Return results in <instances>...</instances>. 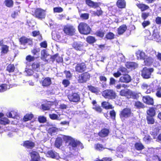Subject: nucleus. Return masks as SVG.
Returning a JSON list of instances; mask_svg holds the SVG:
<instances>
[{"mask_svg":"<svg viewBox=\"0 0 161 161\" xmlns=\"http://www.w3.org/2000/svg\"><path fill=\"white\" fill-rule=\"evenodd\" d=\"M64 139L66 142H69L68 146L70 151H76L84 148L82 143L71 136H64Z\"/></svg>","mask_w":161,"mask_h":161,"instance_id":"obj_1","label":"nucleus"},{"mask_svg":"<svg viewBox=\"0 0 161 161\" xmlns=\"http://www.w3.org/2000/svg\"><path fill=\"white\" fill-rule=\"evenodd\" d=\"M78 29L81 34L87 35L90 33L91 28L89 25L85 23H80L79 25Z\"/></svg>","mask_w":161,"mask_h":161,"instance_id":"obj_2","label":"nucleus"},{"mask_svg":"<svg viewBox=\"0 0 161 161\" xmlns=\"http://www.w3.org/2000/svg\"><path fill=\"white\" fill-rule=\"evenodd\" d=\"M102 95L105 98L110 99H114L116 97L115 92L113 90H106L103 91Z\"/></svg>","mask_w":161,"mask_h":161,"instance_id":"obj_3","label":"nucleus"},{"mask_svg":"<svg viewBox=\"0 0 161 161\" xmlns=\"http://www.w3.org/2000/svg\"><path fill=\"white\" fill-rule=\"evenodd\" d=\"M153 68H147L144 67L142 71L141 75L144 79H148L151 77V73L153 72Z\"/></svg>","mask_w":161,"mask_h":161,"instance_id":"obj_4","label":"nucleus"},{"mask_svg":"<svg viewBox=\"0 0 161 161\" xmlns=\"http://www.w3.org/2000/svg\"><path fill=\"white\" fill-rule=\"evenodd\" d=\"M90 78V75L87 72H85L79 75L78 81L80 83H86Z\"/></svg>","mask_w":161,"mask_h":161,"instance_id":"obj_5","label":"nucleus"},{"mask_svg":"<svg viewBox=\"0 0 161 161\" xmlns=\"http://www.w3.org/2000/svg\"><path fill=\"white\" fill-rule=\"evenodd\" d=\"M119 94L120 96L126 97L128 98L133 97L135 95V93L127 89L121 90L119 92Z\"/></svg>","mask_w":161,"mask_h":161,"instance_id":"obj_6","label":"nucleus"},{"mask_svg":"<svg viewBox=\"0 0 161 161\" xmlns=\"http://www.w3.org/2000/svg\"><path fill=\"white\" fill-rule=\"evenodd\" d=\"M75 29L74 27L70 25H67L64 28V31L66 34L72 36L73 35L75 31Z\"/></svg>","mask_w":161,"mask_h":161,"instance_id":"obj_7","label":"nucleus"},{"mask_svg":"<svg viewBox=\"0 0 161 161\" xmlns=\"http://www.w3.org/2000/svg\"><path fill=\"white\" fill-rule=\"evenodd\" d=\"M32 12L33 15L37 18L42 19L45 17V11L43 9L37 8L35 10L34 13H33V12Z\"/></svg>","mask_w":161,"mask_h":161,"instance_id":"obj_8","label":"nucleus"},{"mask_svg":"<svg viewBox=\"0 0 161 161\" xmlns=\"http://www.w3.org/2000/svg\"><path fill=\"white\" fill-rule=\"evenodd\" d=\"M31 159L29 161H41V157L38 152L33 151L30 153Z\"/></svg>","mask_w":161,"mask_h":161,"instance_id":"obj_9","label":"nucleus"},{"mask_svg":"<svg viewBox=\"0 0 161 161\" xmlns=\"http://www.w3.org/2000/svg\"><path fill=\"white\" fill-rule=\"evenodd\" d=\"M68 98L70 101L73 102H77L80 100L79 95L76 93L69 94L68 96Z\"/></svg>","mask_w":161,"mask_h":161,"instance_id":"obj_10","label":"nucleus"},{"mask_svg":"<svg viewBox=\"0 0 161 161\" xmlns=\"http://www.w3.org/2000/svg\"><path fill=\"white\" fill-rule=\"evenodd\" d=\"M159 105H154V107H150L147 111V116H154L156 115V110L160 107Z\"/></svg>","mask_w":161,"mask_h":161,"instance_id":"obj_11","label":"nucleus"},{"mask_svg":"<svg viewBox=\"0 0 161 161\" xmlns=\"http://www.w3.org/2000/svg\"><path fill=\"white\" fill-rule=\"evenodd\" d=\"M86 68L85 64L82 63L77 64L75 66V69L76 71L79 73H82L86 70Z\"/></svg>","mask_w":161,"mask_h":161,"instance_id":"obj_12","label":"nucleus"},{"mask_svg":"<svg viewBox=\"0 0 161 161\" xmlns=\"http://www.w3.org/2000/svg\"><path fill=\"white\" fill-rule=\"evenodd\" d=\"M22 145L27 148L31 149L35 147V144L31 140H27L23 142Z\"/></svg>","mask_w":161,"mask_h":161,"instance_id":"obj_13","label":"nucleus"},{"mask_svg":"<svg viewBox=\"0 0 161 161\" xmlns=\"http://www.w3.org/2000/svg\"><path fill=\"white\" fill-rule=\"evenodd\" d=\"M131 114V111L130 109L126 108L124 109L121 112L120 116L121 117H128Z\"/></svg>","mask_w":161,"mask_h":161,"instance_id":"obj_14","label":"nucleus"},{"mask_svg":"<svg viewBox=\"0 0 161 161\" xmlns=\"http://www.w3.org/2000/svg\"><path fill=\"white\" fill-rule=\"evenodd\" d=\"M73 47L76 50L81 51L83 50V43L80 42H74L72 45Z\"/></svg>","mask_w":161,"mask_h":161,"instance_id":"obj_15","label":"nucleus"},{"mask_svg":"<svg viewBox=\"0 0 161 161\" xmlns=\"http://www.w3.org/2000/svg\"><path fill=\"white\" fill-rule=\"evenodd\" d=\"M142 100L143 102L146 104L151 105H153V99L148 96L143 97Z\"/></svg>","mask_w":161,"mask_h":161,"instance_id":"obj_16","label":"nucleus"},{"mask_svg":"<svg viewBox=\"0 0 161 161\" xmlns=\"http://www.w3.org/2000/svg\"><path fill=\"white\" fill-rule=\"evenodd\" d=\"M131 78L128 75H126L121 76L119 79V81L121 82L128 83L131 81Z\"/></svg>","mask_w":161,"mask_h":161,"instance_id":"obj_17","label":"nucleus"},{"mask_svg":"<svg viewBox=\"0 0 161 161\" xmlns=\"http://www.w3.org/2000/svg\"><path fill=\"white\" fill-rule=\"evenodd\" d=\"M14 86L15 85H8L5 84H2L0 86V92H4L7 89H10L11 87H12L13 86Z\"/></svg>","mask_w":161,"mask_h":161,"instance_id":"obj_18","label":"nucleus"},{"mask_svg":"<svg viewBox=\"0 0 161 161\" xmlns=\"http://www.w3.org/2000/svg\"><path fill=\"white\" fill-rule=\"evenodd\" d=\"M19 42H20L21 44L25 45L26 43H28L29 45L32 44V41L29 39L26 38L25 37H22L19 39Z\"/></svg>","mask_w":161,"mask_h":161,"instance_id":"obj_19","label":"nucleus"},{"mask_svg":"<svg viewBox=\"0 0 161 161\" xmlns=\"http://www.w3.org/2000/svg\"><path fill=\"white\" fill-rule=\"evenodd\" d=\"M126 67L129 69H134L137 67V64L133 62H127L125 64Z\"/></svg>","mask_w":161,"mask_h":161,"instance_id":"obj_20","label":"nucleus"},{"mask_svg":"<svg viewBox=\"0 0 161 161\" xmlns=\"http://www.w3.org/2000/svg\"><path fill=\"white\" fill-rule=\"evenodd\" d=\"M7 116L9 118L16 119H17L19 118L17 112L16 111H11L7 114Z\"/></svg>","mask_w":161,"mask_h":161,"instance_id":"obj_21","label":"nucleus"},{"mask_svg":"<svg viewBox=\"0 0 161 161\" xmlns=\"http://www.w3.org/2000/svg\"><path fill=\"white\" fill-rule=\"evenodd\" d=\"M42 86H48L51 84V80L50 78L49 77H46L45 78L42 82Z\"/></svg>","mask_w":161,"mask_h":161,"instance_id":"obj_22","label":"nucleus"},{"mask_svg":"<svg viewBox=\"0 0 161 161\" xmlns=\"http://www.w3.org/2000/svg\"><path fill=\"white\" fill-rule=\"evenodd\" d=\"M91 14L94 16H99L102 15L103 11L102 10L101 8H99L97 9L96 11H90Z\"/></svg>","mask_w":161,"mask_h":161,"instance_id":"obj_23","label":"nucleus"},{"mask_svg":"<svg viewBox=\"0 0 161 161\" xmlns=\"http://www.w3.org/2000/svg\"><path fill=\"white\" fill-rule=\"evenodd\" d=\"M153 58L151 57H148L147 56L144 60V63L146 65H149L153 63Z\"/></svg>","mask_w":161,"mask_h":161,"instance_id":"obj_24","label":"nucleus"},{"mask_svg":"<svg viewBox=\"0 0 161 161\" xmlns=\"http://www.w3.org/2000/svg\"><path fill=\"white\" fill-rule=\"evenodd\" d=\"M63 143V140L61 137L57 138L55 142V145L57 148H59L62 146Z\"/></svg>","mask_w":161,"mask_h":161,"instance_id":"obj_25","label":"nucleus"},{"mask_svg":"<svg viewBox=\"0 0 161 161\" xmlns=\"http://www.w3.org/2000/svg\"><path fill=\"white\" fill-rule=\"evenodd\" d=\"M137 57L140 59H143L144 60L147 56L146 55L144 52L142 51H139L138 52L137 54Z\"/></svg>","mask_w":161,"mask_h":161,"instance_id":"obj_26","label":"nucleus"},{"mask_svg":"<svg viewBox=\"0 0 161 161\" xmlns=\"http://www.w3.org/2000/svg\"><path fill=\"white\" fill-rule=\"evenodd\" d=\"M52 37L56 41H58L59 42H64L65 41L61 39V36L59 33H57L55 35L52 34Z\"/></svg>","mask_w":161,"mask_h":161,"instance_id":"obj_27","label":"nucleus"},{"mask_svg":"<svg viewBox=\"0 0 161 161\" xmlns=\"http://www.w3.org/2000/svg\"><path fill=\"white\" fill-rule=\"evenodd\" d=\"M47 154L50 157L52 158H55L58 156L57 152L52 150L48 151Z\"/></svg>","mask_w":161,"mask_h":161,"instance_id":"obj_28","label":"nucleus"},{"mask_svg":"<svg viewBox=\"0 0 161 161\" xmlns=\"http://www.w3.org/2000/svg\"><path fill=\"white\" fill-rule=\"evenodd\" d=\"M136 6L142 11H145L148 9L149 7L147 5L142 3H137Z\"/></svg>","mask_w":161,"mask_h":161,"instance_id":"obj_29","label":"nucleus"},{"mask_svg":"<svg viewBox=\"0 0 161 161\" xmlns=\"http://www.w3.org/2000/svg\"><path fill=\"white\" fill-rule=\"evenodd\" d=\"M127 28L125 25H123L120 26L118 29V33L119 35L122 34L126 30Z\"/></svg>","mask_w":161,"mask_h":161,"instance_id":"obj_30","label":"nucleus"},{"mask_svg":"<svg viewBox=\"0 0 161 161\" xmlns=\"http://www.w3.org/2000/svg\"><path fill=\"white\" fill-rule=\"evenodd\" d=\"M117 5L119 8H123L125 6V2L124 0H119L117 2Z\"/></svg>","mask_w":161,"mask_h":161,"instance_id":"obj_31","label":"nucleus"},{"mask_svg":"<svg viewBox=\"0 0 161 161\" xmlns=\"http://www.w3.org/2000/svg\"><path fill=\"white\" fill-rule=\"evenodd\" d=\"M33 117V115L32 114H26L23 118V120L25 122L31 120Z\"/></svg>","mask_w":161,"mask_h":161,"instance_id":"obj_32","label":"nucleus"},{"mask_svg":"<svg viewBox=\"0 0 161 161\" xmlns=\"http://www.w3.org/2000/svg\"><path fill=\"white\" fill-rule=\"evenodd\" d=\"M102 105L103 107L105 109H112V106L110 103L106 102H104L102 103Z\"/></svg>","mask_w":161,"mask_h":161,"instance_id":"obj_33","label":"nucleus"},{"mask_svg":"<svg viewBox=\"0 0 161 161\" xmlns=\"http://www.w3.org/2000/svg\"><path fill=\"white\" fill-rule=\"evenodd\" d=\"M134 147L137 150H141L143 149L144 147L142 144L138 142H136L135 143Z\"/></svg>","mask_w":161,"mask_h":161,"instance_id":"obj_34","label":"nucleus"},{"mask_svg":"<svg viewBox=\"0 0 161 161\" xmlns=\"http://www.w3.org/2000/svg\"><path fill=\"white\" fill-rule=\"evenodd\" d=\"M153 117L154 116H147L146 119L148 124H153L154 123L155 120L153 118Z\"/></svg>","mask_w":161,"mask_h":161,"instance_id":"obj_35","label":"nucleus"},{"mask_svg":"<svg viewBox=\"0 0 161 161\" xmlns=\"http://www.w3.org/2000/svg\"><path fill=\"white\" fill-rule=\"evenodd\" d=\"M9 47L6 45L3 46L1 47V53L3 54H6L8 51Z\"/></svg>","mask_w":161,"mask_h":161,"instance_id":"obj_36","label":"nucleus"},{"mask_svg":"<svg viewBox=\"0 0 161 161\" xmlns=\"http://www.w3.org/2000/svg\"><path fill=\"white\" fill-rule=\"evenodd\" d=\"M40 64L38 63H34L32 65V67L33 69L38 71L39 69Z\"/></svg>","mask_w":161,"mask_h":161,"instance_id":"obj_37","label":"nucleus"},{"mask_svg":"<svg viewBox=\"0 0 161 161\" xmlns=\"http://www.w3.org/2000/svg\"><path fill=\"white\" fill-rule=\"evenodd\" d=\"M46 51L45 49H43L41 52V58L42 59H44L48 56Z\"/></svg>","mask_w":161,"mask_h":161,"instance_id":"obj_38","label":"nucleus"},{"mask_svg":"<svg viewBox=\"0 0 161 161\" xmlns=\"http://www.w3.org/2000/svg\"><path fill=\"white\" fill-rule=\"evenodd\" d=\"M10 121L6 118H2L0 119V124L5 125L8 124Z\"/></svg>","mask_w":161,"mask_h":161,"instance_id":"obj_39","label":"nucleus"},{"mask_svg":"<svg viewBox=\"0 0 161 161\" xmlns=\"http://www.w3.org/2000/svg\"><path fill=\"white\" fill-rule=\"evenodd\" d=\"M95 148L96 149L99 151H102L105 149L102 144L99 143H97L95 145Z\"/></svg>","mask_w":161,"mask_h":161,"instance_id":"obj_40","label":"nucleus"},{"mask_svg":"<svg viewBox=\"0 0 161 161\" xmlns=\"http://www.w3.org/2000/svg\"><path fill=\"white\" fill-rule=\"evenodd\" d=\"M118 60L120 62H123L125 61V56L122 53H119L118 54Z\"/></svg>","mask_w":161,"mask_h":161,"instance_id":"obj_41","label":"nucleus"},{"mask_svg":"<svg viewBox=\"0 0 161 161\" xmlns=\"http://www.w3.org/2000/svg\"><path fill=\"white\" fill-rule=\"evenodd\" d=\"M109 131H99V136L102 137H105L108 136Z\"/></svg>","mask_w":161,"mask_h":161,"instance_id":"obj_42","label":"nucleus"},{"mask_svg":"<svg viewBox=\"0 0 161 161\" xmlns=\"http://www.w3.org/2000/svg\"><path fill=\"white\" fill-rule=\"evenodd\" d=\"M86 41L90 43H92L95 41V39L94 37L90 36L86 38Z\"/></svg>","mask_w":161,"mask_h":161,"instance_id":"obj_43","label":"nucleus"},{"mask_svg":"<svg viewBox=\"0 0 161 161\" xmlns=\"http://www.w3.org/2000/svg\"><path fill=\"white\" fill-rule=\"evenodd\" d=\"M88 87L89 88V90L92 92L96 93L98 91V90L97 88H95L92 86H88Z\"/></svg>","mask_w":161,"mask_h":161,"instance_id":"obj_44","label":"nucleus"},{"mask_svg":"<svg viewBox=\"0 0 161 161\" xmlns=\"http://www.w3.org/2000/svg\"><path fill=\"white\" fill-rule=\"evenodd\" d=\"M15 69L14 66L13 64H9L7 67V70L9 72H13Z\"/></svg>","mask_w":161,"mask_h":161,"instance_id":"obj_45","label":"nucleus"},{"mask_svg":"<svg viewBox=\"0 0 161 161\" xmlns=\"http://www.w3.org/2000/svg\"><path fill=\"white\" fill-rule=\"evenodd\" d=\"M135 106L137 108H142L144 107V105L143 104L139 101H137L135 103Z\"/></svg>","mask_w":161,"mask_h":161,"instance_id":"obj_46","label":"nucleus"},{"mask_svg":"<svg viewBox=\"0 0 161 161\" xmlns=\"http://www.w3.org/2000/svg\"><path fill=\"white\" fill-rule=\"evenodd\" d=\"M92 108L98 113H100L102 111L101 107L98 105H93Z\"/></svg>","mask_w":161,"mask_h":161,"instance_id":"obj_47","label":"nucleus"},{"mask_svg":"<svg viewBox=\"0 0 161 161\" xmlns=\"http://www.w3.org/2000/svg\"><path fill=\"white\" fill-rule=\"evenodd\" d=\"M50 118L52 119H58L61 120V119H59L58 116V115L56 114H50L49 115Z\"/></svg>","mask_w":161,"mask_h":161,"instance_id":"obj_48","label":"nucleus"},{"mask_svg":"<svg viewBox=\"0 0 161 161\" xmlns=\"http://www.w3.org/2000/svg\"><path fill=\"white\" fill-rule=\"evenodd\" d=\"M5 5L8 7H12L13 4L12 0H6L5 1Z\"/></svg>","mask_w":161,"mask_h":161,"instance_id":"obj_49","label":"nucleus"},{"mask_svg":"<svg viewBox=\"0 0 161 161\" xmlns=\"http://www.w3.org/2000/svg\"><path fill=\"white\" fill-rule=\"evenodd\" d=\"M114 35L112 32H109L106 35V37L108 39H112L114 38Z\"/></svg>","mask_w":161,"mask_h":161,"instance_id":"obj_50","label":"nucleus"},{"mask_svg":"<svg viewBox=\"0 0 161 161\" xmlns=\"http://www.w3.org/2000/svg\"><path fill=\"white\" fill-rule=\"evenodd\" d=\"M118 70L120 72H121L123 75L127 73V69L123 67H120L119 69Z\"/></svg>","mask_w":161,"mask_h":161,"instance_id":"obj_51","label":"nucleus"},{"mask_svg":"<svg viewBox=\"0 0 161 161\" xmlns=\"http://www.w3.org/2000/svg\"><path fill=\"white\" fill-rule=\"evenodd\" d=\"M156 95L158 97H161V86L156 90Z\"/></svg>","mask_w":161,"mask_h":161,"instance_id":"obj_52","label":"nucleus"},{"mask_svg":"<svg viewBox=\"0 0 161 161\" xmlns=\"http://www.w3.org/2000/svg\"><path fill=\"white\" fill-rule=\"evenodd\" d=\"M38 120L40 123H44L46 121V119L43 116H39L38 118Z\"/></svg>","mask_w":161,"mask_h":161,"instance_id":"obj_53","label":"nucleus"},{"mask_svg":"<svg viewBox=\"0 0 161 161\" xmlns=\"http://www.w3.org/2000/svg\"><path fill=\"white\" fill-rule=\"evenodd\" d=\"M149 15V13L144 12L142 13L141 17L142 19L145 20L148 17Z\"/></svg>","mask_w":161,"mask_h":161,"instance_id":"obj_54","label":"nucleus"},{"mask_svg":"<svg viewBox=\"0 0 161 161\" xmlns=\"http://www.w3.org/2000/svg\"><path fill=\"white\" fill-rule=\"evenodd\" d=\"M26 59L29 62H31L34 61L35 59V58L34 57L29 55L26 57Z\"/></svg>","mask_w":161,"mask_h":161,"instance_id":"obj_55","label":"nucleus"},{"mask_svg":"<svg viewBox=\"0 0 161 161\" xmlns=\"http://www.w3.org/2000/svg\"><path fill=\"white\" fill-rule=\"evenodd\" d=\"M62 84L65 87H66L69 85L70 82L67 80H64L63 81Z\"/></svg>","mask_w":161,"mask_h":161,"instance_id":"obj_56","label":"nucleus"},{"mask_svg":"<svg viewBox=\"0 0 161 161\" xmlns=\"http://www.w3.org/2000/svg\"><path fill=\"white\" fill-rule=\"evenodd\" d=\"M53 11L54 12L60 13L62 12L63 9L61 7H56L53 8Z\"/></svg>","mask_w":161,"mask_h":161,"instance_id":"obj_57","label":"nucleus"},{"mask_svg":"<svg viewBox=\"0 0 161 161\" xmlns=\"http://www.w3.org/2000/svg\"><path fill=\"white\" fill-rule=\"evenodd\" d=\"M89 14L87 13L81 14L80 15V17L85 19H88L89 18Z\"/></svg>","mask_w":161,"mask_h":161,"instance_id":"obj_58","label":"nucleus"},{"mask_svg":"<svg viewBox=\"0 0 161 161\" xmlns=\"http://www.w3.org/2000/svg\"><path fill=\"white\" fill-rule=\"evenodd\" d=\"M150 24V23L149 21L145 20L142 23V25L143 28H145L146 27L149 25Z\"/></svg>","mask_w":161,"mask_h":161,"instance_id":"obj_59","label":"nucleus"},{"mask_svg":"<svg viewBox=\"0 0 161 161\" xmlns=\"http://www.w3.org/2000/svg\"><path fill=\"white\" fill-rule=\"evenodd\" d=\"M150 86L146 83H143L141 86V88L143 89H146L150 88Z\"/></svg>","mask_w":161,"mask_h":161,"instance_id":"obj_60","label":"nucleus"},{"mask_svg":"<svg viewBox=\"0 0 161 161\" xmlns=\"http://www.w3.org/2000/svg\"><path fill=\"white\" fill-rule=\"evenodd\" d=\"M143 140L145 142L149 141L151 140V137L149 135L147 134L143 137Z\"/></svg>","mask_w":161,"mask_h":161,"instance_id":"obj_61","label":"nucleus"},{"mask_svg":"<svg viewBox=\"0 0 161 161\" xmlns=\"http://www.w3.org/2000/svg\"><path fill=\"white\" fill-rule=\"evenodd\" d=\"M41 47L43 48H46L47 47V43L46 41H44L40 44Z\"/></svg>","mask_w":161,"mask_h":161,"instance_id":"obj_62","label":"nucleus"},{"mask_svg":"<svg viewBox=\"0 0 161 161\" xmlns=\"http://www.w3.org/2000/svg\"><path fill=\"white\" fill-rule=\"evenodd\" d=\"M96 34L97 36L100 37H102L103 36L104 34L102 31H99L97 32L96 33Z\"/></svg>","mask_w":161,"mask_h":161,"instance_id":"obj_63","label":"nucleus"},{"mask_svg":"<svg viewBox=\"0 0 161 161\" xmlns=\"http://www.w3.org/2000/svg\"><path fill=\"white\" fill-rule=\"evenodd\" d=\"M40 51L39 48H35L32 50L31 52L34 55H36L37 53L39 52Z\"/></svg>","mask_w":161,"mask_h":161,"instance_id":"obj_64","label":"nucleus"}]
</instances>
